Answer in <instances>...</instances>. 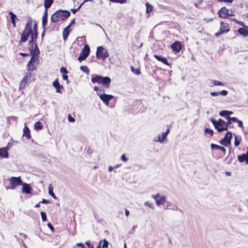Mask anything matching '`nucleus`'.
I'll use <instances>...</instances> for the list:
<instances>
[{
    "instance_id": "f257e3e1",
    "label": "nucleus",
    "mask_w": 248,
    "mask_h": 248,
    "mask_svg": "<svg viewBox=\"0 0 248 248\" xmlns=\"http://www.w3.org/2000/svg\"><path fill=\"white\" fill-rule=\"evenodd\" d=\"M30 35H31V40L29 42V44L30 46L29 50L31 58L27 64V69L28 71L31 72L37 68L39 62L38 57L40 54V50L36 43L38 37L37 23L35 21L34 22L32 26L31 20L27 21L22 32L19 44L21 45L22 43L26 42Z\"/></svg>"
},
{
    "instance_id": "f03ea898",
    "label": "nucleus",
    "mask_w": 248,
    "mask_h": 248,
    "mask_svg": "<svg viewBox=\"0 0 248 248\" xmlns=\"http://www.w3.org/2000/svg\"><path fill=\"white\" fill-rule=\"evenodd\" d=\"M70 16V12L68 10H58L54 13L51 16V21L57 23L66 20Z\"/></svg>"
},
{
    "instance_id": "7ed1b4c3",
    "label": "nucleus",
    "mask_w": 248,
    "mask_h": 248,
    "mask_svg": "<svg viewBox=\"0 0 248 248\" xmlns=\"http://www.w3.org/2000/svg\"><path fill=\"white\" fill-rule=\"evenodd\" d=\"M91 81L93 83L102 84L105 88H108L111 82V79L108 77H103L99 75H96L95 77L92 78Z\"/></svg>"
},
{
    "instance_id": "20e7f679",
    "label": "nucleus",
    "mask_w": 248,
    "mask_h": 248,
    "mask_svg": "<svg viewBox=\"0 0 248 248\" xmlns=\"http://www.w3.org/2000/svg\"><path fill=\"white\" fill-rule=\"evenodd\" d=\"M210 120L218 132H220L228 130L227 125L223 120L220 118L217 121L214 118H211Z\"/></svg>"
},
{
    "instance_id": "39448f33",
    "label": "nucleus",
    "mask_w": 248,
    "mask_h": 248,
    "mask_svg": "<svg viewBox=\"0 0 248 248\" xmlns=\"http://www.w3.org/2000/svg\"><path fill=\"white\" fill-rule=\"evenodd\" d=\"M109 56L108 50L105 49L102 46H99L97 48L96 56L99 60H104Z\"/></svg>"
},
{
    "instance_id": "423d86ee",
    "label": "nucleus",
    "mask_w": 248,
    "mask_h": 248,
    "mask_svg": "<svg viewBox=\"0 0 248 248\" xmlns=\"http://www.w3.org/2000/svg\"><path fill=\"white\" fill-rule=\"evenodd\" d=\"M10 186L6 187L7 189H14L17 186L22 184L21 177H11L8 180Z\"/></svg>"
},
{
    "instance_id": "0eeeda50",
    "label": "nucleus",
    "mask_w": 248,
    "mask_h": 248,
    "mask_svg": "<svg viewBox=\"0 0 248 248\" xmlns=\"http://www.w3.org/2000/svg\"><path fill=\"white\" fill-rule=\"evenodd\" d=\"M230 30L229 25L228 23L221 21L220 22L219 29L215 35L216 37L219 36L220 35L228 33Z\"/></svg>"
},
{
    "instance_id": "6e6552de",
    "label": "nucleus",
    "mask_w": 248,
    "mask_h": 248,
    "mask_svg": "<svg viewBox=\"0 0 248 248\" xmlns=\"http://www.w3.org/2000/svg\"><path fill=\"white\" fill-rule=\"evenodd\" d=\"M90 49L88 45H85L78 57V60L81 62L86 60L89 55Z\"/></svg>"
},
{
    "instance_id": "1a4fd4ad",
    "label": "nucleus",
    "mask_w": 248,
    "mask_h": 248,
    "mask_svg": "<svg viewBox=\"0 0 248 248\" xmlns=\"http://www.w3.org/2000/svg\"><path fill=\"white\" fill-rule=\"evenodd\" d=\"M232 135L231 132H228L225 134L224 137L220 140V143L224 146H228L231 143V139H232Z\"/></svg>"
},
{
    "instance_id": "9d476101",
    "label": "nucleus",
    "mask_w": 248,
    "mask_h": 248,
    "mask_svg": "<svg viewBox=\"0 0 248 248\" xmlns=\"http://www.w3.org/2000/svg\"><path fill=\"white\" fill-rule=\"evenodd\" d=\"M218 16L220 18H226L229 16L232 15L229 14V10L226 7H222L218 12Z\"/></svg>"
},
{
    "instance_id": "9b49d317",
    "label": "nucleus",
    "mask_w": 248,
    "mask_h": 248,
    "mask_svg": "<svg viewBox=\"0 0 248 248\" xmlns=\"http://www.w3.org/2000/svg\"><path fill=\"white\" fill-rule=\"evenodd\" d=\"M182 46L178 41H175L171 45V48L175 53H178L182 49Z\"/></svg>"
},
{
    "instance_id": "f8f14e48",
    "label": "nucleus",
    "mask_w": 248,
    "mask_h": 248,
    "mask_svg": "<svg viewBox=\"0 0 248 248\" xmlns=\"http://www.w3.org/2000/svg\"><path fill=\"white\" fill-rule=\"evenodd\" d=\"M99 96L100 99L107 105H108L109 101L113 98V95L107 94H100Z\"/></svg>"
},
{
    "instance_id": "ddd939ff",
    "label": "nucleus",
    "mask_w": 248,
    "mask_h": 248,
    "mask_svg": "<svg viewBox=\"0 0 248 248\" xmlns=\"http://www.w3.org/2000/svg\"><path fill=\"white\" fill-rule=\"evenodd\" d=\"M52 85L53 87L56 89V91L57 93H62V91H61V88H63V87L62 85L60 84L58 79L56 78L52 83Z\"/></svg>"
},
{
    "instance_id": "4468645a",
    "label": "nucleus",
    "mask_w": 248,
    "mask_h": 248,
    "mask_svg": "<svg viewBox=\"0 0 248 248\" xmlns=\"http://www.w3.org/2000/svg\"><path fill=\"white\" fill-rule=\"evenodd\" d=\"M8 150L9 148L8 147L0 148V158H8L9 155Z\"/></svg>"
},
{
    "instance_id": "2eb2a0df",
    "label": "nucleus",
    "mask_w": 248,
    "mask_h": 248,
    "mask_svg": "<svg viewBox=\"0 0 248 248\" xmlns=\"http://www.w3.org/2000/svg\"><path fill=\"white\" fill-rule=\"evenodd\" d=\"M238 159L240 162H245L246 164H248V148L246 154L238 156Z\"/></svg>"
},
{
    "instance_id": "dca6fc26",
    "label": "nucleus",
    "mask_w": 248,
    "mask_h": 248,
    "mask_svg": "<svg viewBox=\"0 0 248 248\" xmlns=\"http://www.w3.org/2000/svg\"><path fill=\"white\" fill-rule=\"evenodd\" d=\"M154 57L157 60H158V61L161 62L163 64H165L166 65L169 66V63L168 61H167V59L165 57H163L162 56H159V55H157L156 54H155L154 55Z\"/></svg>"
},
{
    "instance_id": "f3484780",
    "label": "nucleus",
    "mask_w": 248,
    "mask_h": 248,
    "mask_svg": "<svg viewBox=\"0 0 248 248\" xmlns=\"http://www.w3.org/2000/svg\"><path fill=\"white\" fill-rule=\"evenodd\" d=\"M21 185H22L21 191L23 193L30 194L31 193V188L28 184L22 182Z\"/></svg>"
},
{
    "instance_id": "a211bd4d",
    "label": "nucleus",
    "mask_w": 248,
    "mask_h": 248,
    "mask_svg": "<svg viewBox=\"0 0 248 248\" xmlns=\"http://www.w3.org/2000/svg\"><path fill=\"white\" fill-rule=\"evenodd\" d=\"M23 132V137H26L27 139H30L31 138L30 130L26 125H25Z\"/></svg>"
},
{
    "instance_id": "6ab92c4d",
    "label": "nucleus",
    "mask_w": 248,
    "mask_h": 248,
    "mask_svg": "<svg viewBox=\"0 0 248 248\" xmlns=\"http://www.w3.org/2000/svg\"><path fill=\"white\" fill-rule=\"evenodd\" d=\"M228 94V91L226 90H222L220 92H213L210 93V94L212 96H216L218 95L226 96Z\"/></svg>"
},
{
    "instance_id": "aec40b11",
    "label": "nucleus",
    "mask_w": 248,
    "mask_h": 248,
    "mask_svg": "<svg viewBox=\"0 0 248 248\" xmlns=\"http://www.w3.org/2000/svg\"><path fill=\"white\" fill-rule=\"evenodd\" d=\"M238 33L244 37L248 36V28H240L238 30Z\"/></svg>"
},
{
    "instance_id": "412c9836",
    "label": "nucleus",
    "mask_w": 248,
    "mask_h": 248,
    "mask_svg": "<svg viewBox=\"0 0 248 248\" xmlns=\"http://www.w3.org/2000/svg\"><path fill=\"white\" fill-rule=\"evenodd\" d=\"M211 147L212 149L219 150L221 151L222 152H223L224 154L225 153L226 151V149L224 147H222L219 145H217V144H215L214 143H212L211 144Z\"/></svg>"
},
{
    "instance_id": "4be33fe9",
    "label": "nucleus",
    "mask_w": 248,
    "mask_h": 248,
    "mask_svg": "<svg viewBox=\"0 0 248 248\" xmlns=\"http://www.w3.org/2000/svg\"><path fill=\"white\" fill-rule=\"evenodd\" d=\"M70 31L71 30L69 29V28L67 27L63 29L62 31V37L64 41L66 40L67 38Z\"/></svg>"
},
{
    "instance_id": "5701e85b",
    "label": "nucleus",
    "mask_w": 248,
    "mask_h": 248,
    "mask_svg": "<svg viewBox=\"0 0 248 248\" xmlns=\"http://www.w3.org/2000/svg\"><path fill=\"white\" fill-rule=\"evenodd\" d=\"M166 197L165 196H159L158 200H156V203L157 205L163 204L165 202Z\"/></svg>"
},
{
    "instance_id": "b1692460",
    "label": "nucleus",
    "mask_w": 248,
    "mask_h": 248,
    "mask_svg": "<svg viewBox=\"0 0 248 248\" xmlns=\"http://www.w3.org/2000/svg\"><path fill=\"white\" fill-rule=\"evenodd\" d=\"M9 15L11 16V22L13 24V26L14 28H15L16 27V15H15L13 12H10Z\"/></svg>"
},
{
    "instance_id": "393cba45",
    "label": "nucleus",
    "mask_w": 248,
    "mask_h": 248,
    "mask_svg": "<svg viewBox=\"0 0 248 248\" xmlns=\"http://www.w3.org/2000/svg\"><path fill=\"white\" fill-rule=\"evenodd\" d=\"M54 0H44V6L45 9H48L50 7L52 3H53Z\"/></svg>"
},
{
    "instance_id": "a878e982",
    "label": "nucleus",
    "mask_w": 248,
    "mask_h": 248,
    "mask_svg": "<svg viewBox=\"0 0 248 248\" xmlns=\"http://www.w3.org/2000/svg\"><path fill=\"white\" fill-rule=\"evenodd\" d=\"M34 127L36 130L38 131L43 129V125L42 123L38 121L34 124Z\"/></svg>"
},
{
    "instance_id": "bb28decb",
    "label": "nucleus",
    "mask_w": 248,
    "mask_h": 248,
    "mask_svg": "<svg viewBox=\"0 0 248 248\" xmlns=\"http://www.w3.org/2000/svg\"><path fill=\"white\" fill-rule=\"evenodd\" d=\"M28 80L26 79V78H23L22 80L21 81L20 83L19 88L20 89H24L27 85Z\"/></svg>"
},
{
    "instance_id": "cd10ccee",
    "label": "nucleus",
    "mask_w": 248,
    "mask_h": 248,
    "mask_svg": "<svg viewBox=\"0 0 248 248\" xmlns=\"http://www.w3.org/2000/svg\"><path fill=\"white\" fill-rule=\"evenodd\" d=\"M48 193L50 195H51L54 199H56V197L54 193L53 192V187L51 185H49L48 186Z\"/></svg>"
},
{
    "instance_id": "c85d7f7f",
    "label": "nucleus",
    "mask_w": 248,
    "mask_h": 248,
    "mask_svg": "<svg viewBox=\"0 0 248 248\" xmlns=\"http://www.w3.org/2000/svg\"><path fill=\"white\" fill-rule=\"evenodd\" d=\"M146 13H147V14L153 11V7L151 5H150L148 2L146 3Z\"/></svg>"
},
{
    "instance_id": "c756f323",
    "label": "nucleus",
    "mask_w": 248,
    "mask_h": 248,
    "mask_svg": "<svg viewBox=\"0 0 248 248\" xmlns=\"http://www.w3.org/2000/svg\"><path fill=\"white\" fill-rule=\"evenodd\" d=\"M234 22H235L236 24L241 26H243V27H244L245 28H248V27H247L245 26V25L244 24V23L242 21H239V20H238L236 19H232V18H231V19Z\"/></svg>"
},
{
    "instance_id": "7c9ffc66",
    "label": "nucleus",
    "mask_w": 248,
    "mask_h": 248,
    "mask_svg": "<svg viewBox=\"0 0 248 248\" xmlns=\"http://www.w3.org/2000/svg\"><path fill=\"white\" fill-rule=\"evenodd\" d=\"M131 70L133 73H134V74H135L137 75H139L141 73L140 70V68L136 69L134 68V67L133 66H131Z\"/></svg>"
},
{
    "instance_id": "2f4dec72",
    "label": "nucleus",
    "mask_w": 248,
    "mask_h": 248,
    "mask_svg": "<svg viewBox=\"0 0 248 248\" xmlns=\"http://www.w3.org/2000/svg\"><path fill=\"white\" fill-rule=\"evenodd\" d=\"M166 133H165L164 132L162 134L161 136H159L158 137V141L160 142H162L167 137Z\"/></svg>"
},
{
    "instance_id": "473e14b6",
    "label": "nucleus",
    "mask_w": 248,
    "mask_h": 248,
    "mask_svg": "<svg viewBox=\"0 0 248 248\" xmlns=\"http://www.w3.org/2000/svg\"><path fill=\"white\" fill-rule=\"evenodd\" d=\"M80 69L82 71H83V72H85V73H86L87 74H88L89 73V71H90L88 67L87 66H81L80 67Z\"/></svg>"
},
{
    "instance_id": "72a5a7b5",
    "label": "nucleus",
    "mask_w": 248,
    "mask_h": 248,
    "mask_svg": "<svg viewBox=\"0 0 248 248\" xmlns=\"http://www.w3.org/2000/svg\"><path fill=\"white\" fill-rule=\"evenodd\" d=\"M212 82L213 83L214 85H215V86H217V85L224 86V84L221 81L213 80L212 81Z\"/></svg>"
},
{
    "instance_id": "f704fd0d",
    "label": "nucleus",
    "mask_w": 248,
    "mask_h": 248,
    "mask_svg": "<svg viewBox=\"0 0 248 248\" xmlns=\"http://www.w3.org/2000/svg\"><path fill=\"white\" fill-rule=\"evenodd\" d=\"M204 132L206 134H209L212 137L214 134L213 130L212 129L206 128L204 130Z\"/></svg>"
},
{
    "instance_id": "c9c22d12",
    "label": "nucleus",
    "mask_w": 248,
    "mask_h": 248,
    "mask_svg": "<svg viewBox=\"0 0 248 248\" xmlns=\"http://www.w3.org/2000/svg\"><path fill=\"white\" fill-rule=\"evenodd\" d=\"M103 242V245H102V248H108V242L105 239H103V240H102V242Z\"/></svg>"
},
{
    "instance_id": "e433bc0d",
    "label": "nucleus",
    "mask_w": 248,
    "mask_h": 248,
    "mask_svg": "<svg viewBox=\"0 0 248 248\" xmlns=\"http://www.w3.org/2000/svg\"><path fill=\"white\" fill-rule=\"evenodd\" d=\"M110 1L115 3H119L121 4L125 3L126 2V0H109Z\"/></svg>"
},
{
    "instance_id": "4c0bfd02",
    "label": "nucleus",
    "mask_w": 248,
    "mask_h": 248,
    "mask_svg": "<svg viewBox=\"0 0 248 248\" xmlns=\"http://www.w3.org/2000/svg\"><path fill=\"white\" fill-rule=\"evenodd\" d=\"M219 115L221 116H226V117L228 116V110H222L219 112Z\"/></svg>"
},
{
    "instance_id": "58836bf2",
    "label": "nucleus",
    "mask_w": 248,
    "mask_h": 248,
    "mask_svg": "<svg viewBox=\"0 0 248 248\" xmlns=\"http://www.w3.org/2000/svg\"><path fill=\"white\" fill-rule=\"evenodd\" d=\"M41 216L43 221H46L47 220L46 216L44 212H41Z\"/></svg>"
},
{
    "instance_id": "ea45409f",
    "label": "nucleus",
    "mask_w": 248,
    "mask_h": 248,
    "mask_svg": "<svg viewBox=\"0 0 248 248\" xmlns=\"http://www.w3.org/2000/svg\"><path fill=\"white\" fill-rule=\"evenodd\" d=\"M241 139H238L236 136H235V140H234V146H238L240 143Z\"/></svg>"
},
{
    "instance_id": "a19ab883",
    "label": "nucleus",
    "mask_w": 248,
    "mask_h": 248,
    "mask_svg": "<svg viewBox=\"0 0 248 248\" xmlns=\"http://www.w3.org/2000/svg\"><path fill=\"white\" fill-rule=\"evenodd\" d=\"M32 76V74L31 72L28 71L25 75L24 78H26V79L28 80L29 79L31 78Z\"/></svg>"
},
{
    "instance_id": "79ce46f5",
    "label": "nucleus",
    "mask_w": 248,
    "mask_h": 248,
    "mask_svg": "<svg viewBox=\"0 0 248 248\" xmlns=\"http://www.w3.org/2000/svg\"><path fill=\"white\" fill-rule=\"evenodd\" d=\"M227 119L231 120V121L233 122H237L238 121V119L236 117H231L230 116L227 117Z\"/></svg>"
},
{
    "instance_id": "37998d69",
    "label": "nucleus",
    "mask_w": 248,
    "mask_h": 248,
    "mask_svg": "<svg viewBox=\"0 0 248 248\" xmlns=\"http://www.w3.org/2000/svg\"><path fill=\"white\" fill-rule=\"evenodd\" d=\"M60 72L62 74H67V73H68V71L66 70V69L65 68H64V67H62L60 69Z\"/></svg>"
},
{
    "instance_id": "c03bdc74",
    "label": "nucleus",
    "mask_w": 248,
    "mask_h": 248,
    "mask_svg": "<svg viewBox=\"0 0 248 248\" xmlns=\"http://www.w3.org/2000/svg\"><path fill=\"white\" fill-rule=\"evenodd\" d=\"M68 120L70 122L74 123L75 121V119L72 117L70 114L68 115Z\"/></svg>"
},
{
    "instance_id": "a18cd8bd",
    "label": "nucleus",
    "mask_w": 248,
    "mask_h": 248,
    "mask_svg": "<svg viewBox=\"0 0 248 248\" xmlns=\"http://www.w3.org/2000/svg\"><path fill=\"white\" fill-rule=\"evenodd\" d=\"M82 4H81L76 9H71V11L72 12L73 14H75L77 11H78L81 7Z\"/></svg>"
},
{
    "instance_id": "49530a36",
    "label": "nucleus",
    "mask_w": 248,
    "mask_h": 248,
    "mask_svg": "<svg viewBox=\"0 0 248 248\" xmlns=\"http://www.w3.org/2000/svg\"><path fill=\"white\" fill-rule=\"evenodd\" d=\"M47 18L42 17V25L45 26L46 24Z\"/></svg>"
},
{
    "instance_id": "de8ad7c7",
    "label": "nucleus",
    "mask_w": 248,
    "mask_h": 248,
    "mask_svg": "<svg viewBox=\"0 0 248 248\" xmlns=\"http://www.w3.org/2000/svg\"><path fill=\"white\" fill-rule=\"evenodd\" d=\"M40 202H41V203L48 204L50 203V202L48 200H46L43 199Z\"/></svg>"
},
{
    "instance_id": "09e8293b",
    "label": "nucleus",
    "mask_w": 248,
    "mask_h": 248,
    "mask_svg": "<svg viewBox=\"0 0 248 248\" xmlns=\"http://www.w3.org/2000/svg\"><path fill=\"white\" fill-rule=\"evenodd\" d=\"M121 159L124 162H126L128 160V158L125 156V154L122 155Z\"/></svg>"
},
{
    "instance_id": "8fccbe9b",
    "label": "nucleus",
    "mask_w": 248,
    "mask_h": 248,
    "mask_svg": "<svg viewBox=\"0 0 248 248\" xmlns=\"http://www.w3.org/2000/svg\"><path fill=\"white\" fill-rule=\"evenodd\" d=\"M145 205H147L148 206H149V207L151 208H154V205L152 203H150V202H146L145 203Z\"/></svg>"
},
{
    "instance_id": "3c124183",
    "label": "nucleus",
    "mask_w": 248,
    "mask_h": 248,
    "mask_svg": "<svg viewBox=\"0 0 248 248\" xmlns=\"http://www.w3.org/2000/svg\"><path fill=\"white\" fill-rule=\"evenodd\" d=\"M47 226L52 232L54 231V228L50 223L47 224Z\"/></svg>"
},
{
    "instance_id": "603ef678",
    "label": "nucleus",
    "mask_w": 248,
    "mask_h": 248,
    "mask_svg": "<svg viewBox=\"0 0 248 248\" xmlns=\"http://www.w3.org/2000/svg\"><path fill=\"white\" fill-rule=\"evenodd\" d=\"M75 22V18L73 19L70 22V24L67 26V27H68L70 28V27L72 26V25L74 24Z\"/></svg>"
},
{
    "instance_id": "864d4df0",
    "label": "nucleus",
    "mask_w": 248,
    "mask_h": 248,
    "mask_svg": "<svg viewBox=\"0 0 248 248\" xmlns=\"http://www.w3.org/2000/svg\"><path fill=\"white\" fill-rule=\"evenodd\" d=\"M47 10L48 9H45L43 17L47 18Z\"/></svg>"
},
{
    "instance_id": "5fc2aeb1",
    "label": "nucleus",
    "mask_w": 248,
    "mask_h": 248,
    "mask_svg": "<svg viewBox=\"0 0 248 248\" xmlns=\"http://www.w3.org/2000/svg\"><path fill=\"white\" fill-rule=\"evenodd\" d=\"M93 89L95 91L97 92V94L99 95V94L98 92L100 91V88L98 86H94Z\"/></svg>"
},
{
    "instance_id": "6e6d98bb",
    "label": "nucleus",
    "mask_w": 248,
    "mask_h": 248,
    "mask_svg": "<svg viewBox=\"0 0 248 248\" xmlns=\"http://www.w3.org/2000/svg\"><path fill=\"white\" fill-rule=\"evenodd\" d=\"M237 123H238V125L240 127L243 128V122L241 121L238 120V121Z\"/></svg>"
},
{
    "instance_id": "4d7b16f0",
    "label": "nucleus",
    "mask_w": 248,
    "mask_h": 248,
    "mask_svg": "<svg viewBox=\"0 0 248 248\" xmlns=\"http://www.w3.org/2000/svg\"><path fill=\"white\" fill-rule=\"evenodd\" d=\"M159 196V194H156V195H153L152 196V197H153L154 199H155V201H156V200H158V198Z\"/></svg>"
},
{
    "instance_id": "13d9d810",
    "label": "nucleus",
    "mask_w": 248,
    "mask_h": 248,
    "mask_svg": "<svg viewBox=\"0 0 248 248\" xmlns=\"http://www.w3.org/2000/svg\"><path fill=\"white\" fill-rule=\"evenodd\" d=\"M228 122H226V124L227 125V129H228L229 125L232 123L231 120L228 119Z\"/></svg>"
},
{
    "instance_id": "bf43d9fd",
    "label": "nucleus",
    "mask_w": 248,
    "mask_h": 248,
    "mask_svg": "<svg viewBox=\"0 0 248 248\" xmlns=\"http://www.w3.org/2000/svg\"><path fill=\"white\" fill-rule=\"evenodd\" d=\"M62 78L64 80H68V76L67 74H62Z\"/></svg>"
},
{
    "instance_id": "052dcab7",
    "label": "nucleus",
    "mask_w": 248,
    "mask_h": 248,
    "mask_svg": "<svg viewBox=\"0 0 248 248\" xmlns=\"http://www.w3.org/2000/svg\"><path fill=\"white\" fill-rule=\"evenodd\" d=\"M19 55H21V56H24V57H26V56H29V54L25 53H22V52H20L19 53Z\"/></svg>"
},
{
    "instance_id": "680f3d73",
    "label": "nucleus",
    "mask_w": 248,
    "mask_h": 248,
    "mask_svg": "<svg viewBox=\"0 0 248 248\" xmlns=\"http://www.w3.org/2000/svg\"><path fill=\"white\" fill-rule=\"evenodd\" d=\"M78 246H80L82 248H85L84 244L82 243H79L77 244Z\"/></svg>"
},
{
    "instance_id": "e2e57ef3",
    "label": "nucleus",
    "mask_w": 248,
    "mask_h": 248,
    "mask_svg": "<svg viewBox=\"0 0 248 248\" xmlns=\"http://www.w3.org/2000/svg\"><path fill=\"white\" fill-rule=\"evenodd\" d=\"M125 215L127 217L129 216V211L127 210V209H125Z\"/></svg>"
},
{
    "instance_id": "0e129e2a",
    "label": "nucleus",
    "mask_w": 248,
    "mask_h": 248,
    "mask_svg": "<svg viewBox=\"0 0 248 248\" xmlns=\"http://www.w3.org/2000/svg\"><path fill=\"white\" fill-rule=\"evenodd\" d=\"M41 203V202H39L38 203H37L36 205H35L34 207H35V208H38V207H40V203Z\"/></svg>"
},
{
    "instance_id": "69168bd1",
    "label": "nucleus",
    "mask_w": 248,
    "mask_h": 248,
    "mask_svg": "<svg viewBox=\"0 0 248 248\" xmlns=\"http://www.w3.org/2000/svg\"><path fill=\"white\" fill-rule=\"evenodd\" d=\"M114 168H115L111 167V166H109V167L108 168V170L109 171H111Z\"/></svg>"
},
{
    "instance_id": "338daca9",
    "label": "nucleus",
    "mask_w": 248,
    "mask_h": 248,
    "mask_svg": "<svg viewBox=\"0 0 248 248\" xmlns=\"http://www.w3.org/2000/svg\"><path fill=\"white\" fill-rule=\"evenodd\" d=\"M101 243H102V240H100L99 242V243L98 247L97 248H101L100 245H101ZM91 248H93L92 247Z\"/></svg>"
},
{
    "instance_id": "774afa93",
    "label": "nucleus",
    "mask_w": 248,
    "mask_h": 248,
    "mask_svg": "<svg viewBox=\"0 0 248 248\" xmlns=\"http://www.w3.org/2000/svg\"><path fill=\"white\" fill-rule=\"evenodd\" d=\"M169 132H170V129H169V128H168L167 131L165 132H164V133H166V135H167L169 134Z\"/></svg>"
}]
</instances>
